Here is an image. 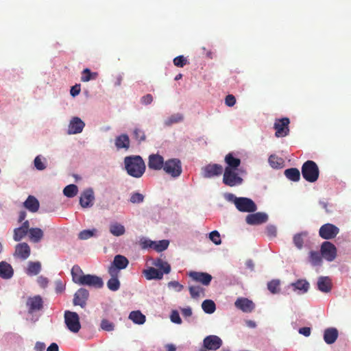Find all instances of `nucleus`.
<instances>
[{
  "label": "nucleus",
  "instance_id": "nucleus-39",
  "mask_svg": "<svg viewBox=\"0 0 351 351\" xmlns=\"http://www.w3.org/2000/svg\"><path fill=\"white\" fill-rule=\"evenodd\" d=\"M322 258L321 252L315 251L309 252V262L313 266L320 265L322 263Z\"/></svg>",
  "mask_w": 351,
  "mask_h": 351
},
{
  "label": "nucleus",
  "instance_id": "nucleus-36",
  "mask_svg": "<svg viewBox=\"0 0 351 351\" xmlns=\"http://www.w3.org/2000/svg\"><path fill=\"white\" fill-rule=\"evenodd\" d=\"M285 176L293 182H298L300 179V172L297 168H289L285 171Z\"/></svg>",
  "mask_w": 351,
  "mask_h": 351
},
{
  "label": "nucleus",
  "instance_id": "nucleus-10",
  "mask_svg": "<svg viewBox=\"0 0 351 351\" xmlns=\"http://www.w3.org/2000/svg\"><path fill=\"white\" fill-rule=\"evenodd\" d=\"M290 121L288 118H282L276 119L274 128L276 130L275 136L276 137H285L289 134V124Z\"/></svg>",
  "mask_w": 351,
  "mask_h": 351
},
{
  "label": "nucleus",
  "instance_id": "nucleus-58",
  "mask_svg": "<svg viewBox=\"0 0 351 351\" xmlns=\"http://www.w3.org/2000/svg\"><path fill=\"white\" fill-rule=\"evenodd\" d=\"M225 104L229 107L233 106L236 104V98L233 95H228L226 97Z\"/></svg>",
  "mask_w": 351,
  "mask_h": 351
},
{
  "label": "nucleus",
  "instance_id": "nucleus-12",
  "mask_svg": "<svg viewBox=\"0 0 351 351\" xmlns=\"http://www.w3.org/2000/svg\"><path fill=\"white\" fill-rule=\"evenodd\" d=\"M80 280L81 285H87L96 289H100L104 286L101 278L95 275L85 274Z\"/></svg>",
  "mask_w": 351,
  "mask_h": 351
},
{
  "label": "nucleus",
  "instance_id": "nucleus-50",
  "mask_svg": "<svg viewBox=\"0 0 351 351\" xmlns=\"http://www.w3.org/2000/svg\"><path fill=\"white\" fill-rule=\"evenodd\" d=\"M29 233L27 231L21 228V227L16 228L14 230V236L13 239L16 241H21L23 238H24L27 234Z\"/></svg>",
  "mask_w": 351,
  "mask_h": 351
},
{
  "label": "nucleus",
  "instance_id": "nucleus-40",
  "mask_svg": "<svg viewBox=\"0 0 351 351\" xmlns=\"http://www.w3.org/2000/svg\"><path fill=\"white\" fill-rule=\"evenodd\" d=\"M98 77V73L97 72H91V71L86 68L84 69L82 73L81 81L83 82H86L92 80H95Z\"/></svg>",
  "mask_w": 351,
  "mask_h": 351
},
{
  "label": "nucleus",
  "instance_id": "nucleus-37",
  "mask_svg": "<svg viewBox=\"0 0 351 351\" xmlns=\"http://www.w3.org/2000/svg\"><path fill=\"white\" fill-rule=\"evenodd\" d=\"M71 275H72V279H73V281L76 283V284H78L80 285V279L82 278L83 276H85V274H84L83 273V271L82 270V269L80 268V267L79 265H74L72 269H71Z\"/></svg>",
  "mask_w": 351,
  "mask_h": 351
},
{
  "label": "nucleus",
  "instance_id": "nucleus-15",
  "mask_svg": "<svg viewBox=\"0 0 351 351\" xmlns=\"http://www.w3.org/2000/svg\"><path fill=\"white\" fill-rule=\"evenodd\" d=\"M89 293L88 290L84 288L79 289L74 294L73 300V305L80 306L82 308H84L86 305Z\"/></svg>",
  "mask_w": 351,
  "mask_h": 351
},
{
  "label": "nucleus",
  "instance_id": "nucleus-45",
  "mask_svg": "<svg viewBox=\"0 0 351 351\" xmlns=\"http://www.w3.org/2000/svg\"><path fill=\"white\" fill-rule=\"evenodd\" d=\"M269 162L271 167L278 169L282 167L283 160L276 155H271L269 158Z\"/></svg>",
  "mask_w": 351,
  "mask_h": 351
},
{
  "label": "nucleus",
  "instance_id": "nucleus-23",
  "mask_svg": "<svg viewBox=\"0 0 351 351\" xmlns=\"http://www.w3.org/2000/svg\"><path fill=\"white\" fill-rule=\"evenodd\" d=\"M332 287L331 279L328 276H321L317 280V288L323 293H328Z\"/></svg>",
  "mask_w": 351,
  "mask_h": 351
},
{
  "label": "nucleus",
  "instance_id": "nucleus-64",
  "mask_svg": "<svg viewBox=\"0 0 351 351\" xmlns=\"http://www.w3.org/2000/svg\"><path fill=\"white\" fill-rule=\"evenodd\" d=\"M225 198L226 200L229 202H232L236 205L237 199L239 197H237L234 194L232 193H226L225 194Z\"/></svg>",
  "mask_w": 351,
  "mask_h": 351
},
{
  "label": "nucleus",
  "instance_id": "nucleus-46",
  "mask_svg": "<svg viewBox=\"0 0 351 351\" xmlns=\"http://www.w3.org/2000/svg\"><path fill=\"white\" fill-rule=\"evenodd\" d=\"M41 269V265L39 262H30L27 268V274L30 275L38 274Z\"/></svg>",
  "mask_w": 351,
  "mask_h": 351
},
{
  "label": "nucleus",
  "instance_id": "nucleus-14",
  "mask_svg": "<svg viewBox=\"0 0 351 351\" xmlns=\"http://www.w3.org/2000/svg\"><path fill=\"white\" fill-rule=\"evenodd\" d=\"M189 276L196 282L201 283L204 286H208L213 279V276L206 272L190 271Z\"/></svg>",
  "mask_w": 351,
  "mask_h": 351
},
{
  "label": "nucleus",
  "instance_id": "nucleus-29",
  "mask_svg": "<svg viewBox=\"0 0 351 351\" xmlns=\"http://www.w3.org/2000/svg\"><path fill=\"white\" fill-rule=\"evenodd\" d=\"M12 266L6 262L0 263V277L4 279H9L13 276Z\"/></svg>",
  "mask_w": 351,
  "mask_h": 351
},
{
  "label": "nucleus",
  "instance_id": "nucleus-55",
  "mask_svg": "<svg viewBox=\"0 0 351 351\" xmlns=\"http://www.w3.org/2000/svg\"><path fill=\"white\" fill-rule=\"evenodd\" d=\"M144 200V196L140 193H134L131 195L130 201L132 204H139Z\"/></svg>",
  "mask_w": 351,
  "mask_h": 351
},
{
  "label": "nucleus",
  "instance_id": "nucleus-28",
  "mask_svg": "<svg viewBox=\"0 0 351 351\" xmlns=\"http://www.w3.org/2000/svg\"><path fill=\"white\" fill-rule=\"evenodd\" d=\"M224 161L227 164L226 168H229V169L237 170L241 165V160L235 158L232 153H229L225 156Z\"/></svg>",
  "mask_w": 351,
  "mask_h": 351
},
{
  "label": "nucleus",
  "instance_id": "nucleus-3",
  "mask_svg": "<svg viewBox=\"0 0 351 351\" xmlns=\"http://www.w3.org/2000/svg\"><path fill=\"white\" fill-rule=\"evenodd\" d=\"M162 170L172 178H178L182 172V162L178 158H170L165 161Z\"/></svg>",
  "mask_w": 351,
  "mask_h": 351
},
{
  "label": "nucleus",
  "instance_id": "nucleus-25",
  "mask_svg": "<svg viewBox=\"0 0 351 351\" xmlns=\"http://www.w3.org/2000/svg\"><path fill=\"white\" fill-rule=\"evenodd\" d=\"M114 144L117 149H125L128 150L130 145L129 136L125 134L117 136L114 140Z\"/></svg>",
  "mask_w": 351,
  "mask_h": 351
},
{
  "label": "nucleus",
  "instance_id": "nucleus-22",
  "mask_svg": "<svg viewBox=\"0 0 351 351\" xmlns=\"http://www.w3.org/2000/svg\"><path fill=\"white\" fill-rule=\"evenodd\" d=\"M30 251V247L27 243H19L16 245L14 256L22 260H25L29 256Z\"/></svg>",
  "mask_w": 351,
  "mask_h": 351
},
{
  "label": "nucleus",
  "instance_id": "nucleus-30",
  "mask_svg": "<svg viewBox=\"0 0 351 351\" xmlns=\"http://www.w3.org/2000/svg\"><path fill=\"white\" fill-rule=\"evenodd\" d=\"M294 291H298L299 293H306L309 289V283L304 279L298 280L296 282L291 284Z\"/></svg>",
  "mask_w": 351,
  "mask_h": 351
},
{
  "label": "nucleus",
  "instance_id": "nucleus-56",
  "mask_svg": "<svg viewBox=\"0 0 351 351\" xmlns=\"http://www.w3.org/2000/svg\"><path fill=\"white\" fill-rule=\"evenodd\" d=\"M209 238L215 245H219L221 243L220 234L217 230L212 231L209 234Z\"/></svg>",
  "mask_w": 351,
  "mask_h": 351
},
{
  "label": "nucleus",
  "instance_id": "nucleus-11",
  "mask_svg": "<svg viewBox=\"0 0 351 351\" xmlns=\"http://www.w3.org/2000/svg\"><path fill=\"white\" fill-rule=\"evenodd\" d=\"M320 252L323 258L328 261H332L336 258L337 249L334 244L324 241L321 246Z\"/></svg>",
  "mask_w": 351,
  "mask_h": 351
},
{
  "label": "nucleus",
  "instance_id": "nucleus-16",
  "mask_svg": "<svg viewBox=\"0 0 351 351\" xmlns=\"http://www.w3.org/2000/svg\"><path fill=\"white\" fill-rule=\"evenodd\" d=\"M204 348L210 350H216L222 345V340L216 335H208L203 341Z\"/></svg>",
  "mask_w": 351,
  "mask_h": 351
},
{
  "label": "nucleus",
  "instance_id": "nucleus-63",
  "mask_svg": "<svg viewBox=\"0 0 351 351\" xmlns=\"http://www.w3.org/2000/svg\"><path fill=\"white\" fill-rule=\"evenodd\" d=\"M37 281H38V283L39 284V285L43 288H45L47 286L48 279L45 277L39 276L38 278Z\"/></svg>",
  "mask_w": 351,
  "mask_h": 351
},
{
  "label": "nucleus",
  "instance_id": "nucleus-44",
  "mask_svg": "<svg viewBox=\"0 0 351 351\" xmlns=\"http://www.w3.org/2000/svg\"><path fill=\"white\" fill-rule=\"evenodd\" d=\"M77 191L78 189L76 185L69 184L64 189L63 193L67 197H73L77 195Z\"/></svg>",
  "mask_w": 351,
  "mask_h": 351
},
{
  "label": "nucleus",
  "instance_id": "nucleus-53",
  "mask_svg": "<svg viewBox=\"0 0 351 351\" xmlns=\"http://www.w3.org/2000/svg\"><path fill=\"white\" fill-rule=\"evenodd\" d=\"M97 232L96 229L93 230H84L80 232L79 238L82 240L88 239L93 236H95Z\"/></svg>",
  "mask_w": 351,
  "mask_h": 351
},
{
  "label": "nucleus",
  "instance_id": "nucleus-7",
  "mask_svg": "<svg viewBox=\"0 0 351 351\" xmlns=\"http://www.w3.org/2000/svg\"><path fill=\"white\" fill-rule=\"evenodd\" d=\"M26 307L29 314H33L43 308L44 302L39 295L29 296L26 300Z\"/></svg>",
  "mask_w": 351,
  "mask_h": 351
},
{
  "label": "nucleus",
  "instance_id": "nucleus-57",
  "mask_svg": "<svg viewBox=\"0 0 351 351\" xmlns=\"http://www.w3.org/2000/svg\"><path fill=\"white\" fill-rule=\"evenodd\" d=\"M171 321L173 323L180 324L182 323V319L180 317L179 313L174 310L171 312V314L170 315Z\"/></svg>",
  "mask_w": 351,
  "mask_h": 351
},
{
  "label": "nucleus",
  "instance_id": "nucleus-49",
  "mask_svg": "<svg viewBox=\"0 0 351 351\" xmlns=\"http://www.w3.org/2000/svg\"><path fill=\"white\" fill-rule=\"evenodd\" d=\"M46 159L41 156H37L34 160V167L37 170L43 171L46 169Z\"/></svg>",
  "mask_w": 351,
  "mask_h": 351
},
{
  "label": "nucleus",
  "instance_id": "nucleus-34",
  "mask_svg": "<svg viewBox=\"0 0 351 351\" xmlns=\"http://www.w3.org/2000/svg\"><path fill=\"white\" fill-rule=\"evenodd\" d=\"M169 242L168 240H161L158 242L149 241V247L155 250L158 252H161L165 250L169 246Z\"/></svg>",
  "mask_w": 351,
  "mask_h": 351
},
{
  "label": "nucleus",
  "instance_id": "nucleus-21",
  "mask_svg": "<svg viewBox=\"0 0 351 351\" xmlns=\"http://www.w3.org/2000/svg\"><path fill=\"white\" fill-rule=\"evenodd\" d=\"M85 123L79 117H73L70 121L68 129V134H79L82 132Z\"/></svg>",
  "mask_w": 351,
  "mask_h": 351
},
{
  "label": "nucleus",
  "instance_id": "nucleus-27",
  "mask_svg": "<svg viewBox=\"0 0 351 351\" xmlns=\"http://www.w3.org/2000/svg\"><path fill=\"white\" fill-rule=\"evenodd\" d=\"M143 274L147 280H161L164 276L162 271L154 267H149L143 271Z\"/></svg>",
  "mask_w": 351,
  "mask_h": 351
},
{
  "label": "nucleus",
  "instance_id": "nucleus-35",
  "mask_svg": "<svg viewBox=\"0 0 351 351\" xmlns=\"http://www.w3.org/2000/svg\"><path fill=\"white\" fill-rule=\"evenodd\" d=\"M109 230L112 235L116 237L121 236L125 232V227L117 222L112 223L110 225Z\"/></svg>",
  "mask_w": 351,
  "mask_h": 351
},
{
  "label": "nucleus",
  "instance_id": "nucleus-5",
  "mask_svg": "<svg viewBox=\"0 0 351 351\" xmlns=\"http://www.w3.org/2000/svg\"><path fill=\"white\" fill-rule=\"evenodd\" d=\"M64 322L68 329L73 332H77L81 328L80 317L75 312L66 311L64 312Z\"/></svg>",
  "mask_w": 351,
  "mask_h": 351
},
{
  "label": "nucleus",
  "instance_id": "nucleus-38",
  "mask_svg": "<svg viewBox=\"0 0 351 351\" xmlns=\"http://www.w3.org/2000/svg\"><path fill=\"white\" fill-rule=\"evenodd\" d=\"M129 318L137 324H143L145 322V316L139 311H132L129 315Z\"/></svg>",
  "mask_w": 351,
  "mask_h": 351
},
{
  "label": "nucleus",
  "instance_id": "nucleus-13",
  "mask_svg": "<svg viewBox=\"0 0 351 351\" xmlns=\"http://www.w3.org/2000/svg\"><path fill=\"white\" fill-rule=\"evenodd\" d=\"M165 164L164 158L158 154H152L148 157V167L149 169L160 171L163 169Z\"/></svg>",
  "mask_w": 351,
  "mask_h": 351
},
{
  "label": "nucleus",
  "instance_id": "nucleus-60",
  "mask_svg": "<svg viewBox=\"0 0 351 351\" xmlns=\"http://www.w3.org/2000/svg\"><path fill=\"white\" fill-rule=\"evenodd\" d=\"M81 90L80 84H75L71 88L70 93L73 97H75L78 95Z\"/></svg>",
  "mask_w": 351,
  "mask_h": 351
},
{
  "label": "nucleus",
  "instance_id": "nucleus-31",
  "mask_svg": "<svg viewBox=\"0 0 351 351\" xmlns=\"http://www.w3.org/2000/svg\"><path fill=\"white\" fill-rule=\"evenodd\" d=\"M190 295L193 299H197L199 298H204L205 289L199 285H192L189 287Z\"/></svg>",
  "mask_w": 351,
  "mask_h": 351
},
{
  "label": "nucleus",
  "instance_id": "nucleus-51",
  "mask_svg": "<svg viewBox=\"0 0 351 351\" xmlns=\"http://www.w3.org/2000/svg\"><path fill=\"white\" fill-rule=\"evenodd\" d=\"M134 138L141 143L143 141H145L146 139V136L143 130L138 128H135L133 131Z\"/></svg>",
  "mask_w": 351,
  "mask_h": 351
},
{
  "label": "nucleus",
  "instance_id": "nucleus-43",
  "mask_svg": "<svg viewBox=\"0 0 351 351\" xmlns=\"http://www.w3.org/2000/svg\"><path fill=\"white\" fill-rule=\"evenodd\" d=\"M202 308L205 313L211 314L215 312L216 306L213 300H205L202 304Z\"/></svg>",
  "mask_w": 351,
  "mask_h": 351
},
{
  "label": "nucleus",
  "instance_id": "nucleus-17",
  "mask_svg": "<svg viewBox=\"0 0 351 351\" xmlns=\"http://www.w3.org/2000/svg\"><path fill=\"white\" fill-rule=\"evenodd\" d=\"M235 306L242 311L244 313H251L255 308L254 303L246 298H239L234 302Z\"/></svg>",
  "mask_w": 351,
  "mask_h": 351
},
{
  "label": "nucleus",
  "instance_id": "nucleus-26",
  "mask_svg": "<svg viewBox=\"0 0 351 351\" xmlns=\"http://www.w3.org/2000/svg\"><path fill=\"white\" fill-rule=\"evenodd\" d=\"M23 206L29 211L36 213L38 210L40 204L38 200L33 195H29L27 199L24 202Z\"/></svg>",
  "mask_w": 351,
  "mask_h": 351
},
{
  "label": "nucleus",
  "instance_id": "nucleus-47",
  "mask_svg": "<svg viewBox=\"0 0 351 351\" xmlns=\"http://www.w3.org/2000/svg\"><path fill=\"white\" fill-rule=\"evenodd\" d=\"M280 285L279 280H272L267 283V288L271 293H278L280 291Z\"/></svg>",
  "mask_w": 351,
  "mask_h": 351
},
{
  "label": "nucleus",
  "instance_id": "nucleus-19",
  "mask_svg": "<svg viewBox=\"0 0 351 351\" xmlns=\"http://www.w3.org/2000/svg\"><path fill=\"white\" fill-rule=\"evenodd\" d=\"M222 172L223 167L218 164H209L203 169V176L207 178L219 176Z\"/></svg>",
  "mask_w": 351,
  "mask_h": 351
},
{
  "label": "nucleus",
  "instance_id": "nucleus-54",
  "mask_svg": "<svg viewBox=\"0 0 351 351\" xmlns=\"http://www.w3.org/2000/svg\"><path fill=\"white\" fill-rule=\"evenodd\" d=\"M100 326L102 330L108 332L112 331L114 328V324L106 319L101 320Z\"/></svg>",
  "mask_w": 351,
  "mask_h": 351
},
{
  "label": "nucleus",
  "instance_id": "nucleus-9",
  "mask_svg": "<svg viewBox=\"0 0 351 351\" xmlns=\"http://www.w3.org/2000/svg\"><path fill=\"white\" fill-rule=\"evenodd\" d=\"M235 206L239 211L244 213H253L257 209V206L253 200L247 197L237 199Z\"/></svg>",
  "mask_w": 351,
  "mask_h": 351
},
{
  "label": "nucleus",
  "instance_id": "nucleus-52",
  "mask_svg": "<svg viewBox=\"0 0 351 351\" xmlns=\"http://www.w3.org/2000/svg\"><path fill=\"white\" fill-rule=\"evenodd\" d=\"M173 62V64L177 67H184L185 65L189 64L187 58L182 55L176 57Z\"/></svg>",
  "mask_w": 351,
  "mask_h": 351
},
{
  "label": "nucleus",
  "instance_id": "nucleus-20",
  "mask_svg": "<svg viewBox=\"0 0 351 351\" xmlns=\"http://www.w3.org/2000/svg\"><path fill=\"white\" fill-rule=\"evenodd\" d=\"M94 199L95 197L93 189H88L81 194L80 204L83 208H89L93 205Z\"/></svg>",
  "mask_w": 351,
  "mask_h": 351
},
{
  "label": "nucleus",
  "instance_id": "nucleus-48",
  "mask_svg": "<svg viewBox=\"0 0 351 351\" xmlns=\"http://www.w3.org/2000/svg\"><path fill=\"white\" fill-rule=\"evenodd\" d=\"M307 232H304L301 233L296 234L294 235L293 241L294 245L298 248L302 249L304 244L303 236H306Z\"/></svg>",
  "mask_w": 351,
  "mask_h": 351
},
{
  "label": "nucleus",
  "instance_id": "nucleus-4",
  "mask_svg": "<svg viewBox=\"0 0 351 351\" xmlns=\"http://www.w3.org/2000/svg\"><path fill=\"white\" fill-rule=\"evenodd\" d=\"M129 264L128 259L123 255H116L112 263L108 267V271L110 275L119 276L121 269H125Z\"/></svg>",
  "mask_w": 351,
  "mask_h": 351
},
{
  "label": "nucleus",
  "instance_id": "nucleus-62",
  "mask_svg": "<svg viewBox=\"0 0 351 351\" xmlns=\"http://www.w3.org/2000/svg\"><path fill=\"white\" fill-rule=\"evenodd\" d=\"M64 289L65 286L61 280H57L56 282V291L57 293H62Z\"/></svg>",
  "mask_w": 351,
  "mask_h": 351
},
{
  "label": "nucleus",
  "instance_id": "nucleus-18",
  "mask_svg": "<svg viewBox=\"0 0 351 351\" xmlns=\"http://www.w3.org/2000/svg\"><path fill=\"white\" fill-rule=\"evenodd\" d=\"M268 220V216L264 213H256L247 215L245 221L250 225H259L265 223Z\"/></svg>",
  "mask_w": 351,
  "mask_h": 351
},
{
  "label": "nucleus",
  "instance_id": "nucleus-59",
  "mask_svg": "<svg viewBox=\"0 0 351 351\" xmlns=\"http://www.w3.org/2000/svg\"><path fill=\"white\" fill-rule=\"evenodd\" d=\"M169 287H173L177 291H181L183 289V285L180 284L178 281H171L168 283Z\"/></svg>",
  "mask_w": 351,
  "mask_h": 351
},
{
  "label": "nucleus",
  "instance_id": "nucleus-2",
  "mask_svg": "<svg viewBox=\"0 0 351 351\" xmlns=\"http://www.w3.org/2000/svg\"><path fill=\"white\" fill-rule=\"evenodd\" d=\"M302 175L304 179L308 182H316L319 175L317 165L313 160L306 161L302 166Z\"/></svg>",
  "mask_w": 351,
  "mask_h": 351
},
{
  "label": "nucleus",
  "instance_id": "nucleus-61",
  "mask_svg": "<svg viewBox=\"0 0 351 351\" xmlns=\"http://www.w3.org/2000/svg\"><path fill=\"white\" fill-rule=\"evenodd\" d=\"M141 103L145 105L150 104L153 101V97L151 94H147L141 97Z\"/></svg>",
  "mask_w": 351,
  "mask_h": 351
},
{
  "label": "nucleus",
  "instance_id": "nucleus-32",
  "mask_svg": "<svg viewBox=\"0 0 351 351\" xmlns=\"http://www.w3.org/2000/svg\"><path fill=\"white\" fill-rule=\"evenodd\" d=\"M152 264L158 267V270L162 271L163 274H168L171 271V265L165 261L162 258H156L155 259Z\"/></svg>",
  "mask_w": 351,
  "mask_h": 351
},
{
  "label": "nucleus",
  "instance_id": "nucleus-42",
  "mask_svg": "<svg viewBox=\"0 0 351 351\" xmlns=\"http://www.w3.org/2000/svg\"><path fill=\"white\" fill-rule=\"evenodd\" d=\"M111 278L107 282L108 288L112 291H116L120 287V282L118 279L119 276L110 275Z\"/></svg>",
  "mask_w": 351,
  "mask_h": 351
},
{
  "label": "nucleus",
  "instance_id": "nucleus-41",
  "mask_svg": "<svg viewBox=\"0 0 351 351\" xmlns=\"http://www.w3.org/2000/svg\"><path fill=\"white\" fill-rule=\"evenodd\" d=\"M184 117L180 113H176L171 115L165 121V125L166 126H171L173 124L180 123L182 121Z\"/></svg>",
  "mask_w": 351,
  "mask_h": 351
},
{
  "label": "nucleus",
  "instance_id": "nucleus-1",
  "mask_svg": "<svg viewBox=\"0 0 351 351\" xmlns=\"http://www.w3.org/2000/svg\"><path fill=\"white\" fill-rule=\"evenodd\" d=\"M124 165L128 174L136 178L142 177L146 169L145 163L140 156L125 157Z\"/></svg>",
  "mask_w": 351,
  "mask_h": 351
},
{
  "label": "nucleus",
  "instance_id": "nucleus-24",
  "mask_svg": "<svg viewBox=\"0 0 351 351\" xmlns=\"http://www.w3.org/2000/svg\"><path fill=\"white\" fill-rule=\"evenodd\" d=\"M338 336V330L335 328H326L324 332V340L327 344L334 343Z\"/></svg>",
  "mask_w": 351,
  "mask_h": 351
},
{
  "label": "nucleus",
  "instance_id": "nucleus-8",
  "mask_svg": "<svg viewBox=\"0 0 351 351\" xmlns=\"http://www.w3.org/2000/svg\"><path fill=\"white\" fill-rule=\"evenodd\" d=\"M338 227L332 223H326L322 226L319 230V235L324 239L329 240L334 239L339 234Z\"/></svg>",
  "mask_w": 351,
  "mask_h": 351
},
{
  "label": "nucleus",
  "instance_id": "nucleus-33",
  "mask_svg": "<svg viewBox=\"0 0 351 351\" xmlns=\"http://www.w3.org/2000/svg\"><path fill=\"white\" fill-rule=\"evenodd\" d=\"M43 231L38 228H32L29 230V240L34 243H38L43 237Z\"/></svg>",
  "mask_w": 351,
  "mask_h": 351
},
{
  "label": "nucleus",
  "instance_id": "nucleus-6",
  "mask_svg": "<svg viewBox=\"0 0 351 351\" xmlns=\"http://www.w3.org/2000/svg\"><path fill=\"white\" fill-rule=\"evenodd\" d=\"M242 182L243 179L236 172V170L225 168L223 176L224 184L229 186H234L241 184Z\"/></svg>",
  "mask_w": 351,
  "mask_h": 351
}]
</instances>
